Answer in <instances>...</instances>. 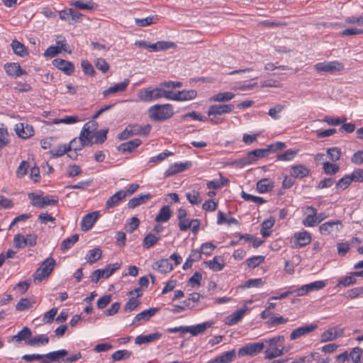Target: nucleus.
Returning a JSON list of instances; mask_svg holds the SVG:
<instances>
[{
	"label": "nucleus",
	"instance_id": "f257e3e1",
	"mask_svg": "<svg viewBox=\"0 0 363 363\" xmlns=\"http://www.w3.org/2000/svg\"><path fill=\"white\" fill-rule=\"evenodd\" d=\"M150 118L155 121H164L174 116V108L169 104H156L148 109Z\"/></svg>",
	"mask_w": 363,
	"mask_h": 363
},
{
	"label": "nucleus",
	"instance_id": "f03ea898",
	"mask_svg": "<svg viewBox=\"0 0 363 363\" xmlns=\"http://www.w3.org/2000/svg\"><path fill=\"white\" fill-rule=\"evenodd\" d=\"M150 130L151 126L150 125L141 126L138 124H130L118 135V138L123 140L136 135H147Z\"/></svg>",
	"mask_w": 363,
	"mask_h": 363
},
{
	"label": "nucleus",
	"instance_id": "7ed1b4c3",
	"mask_svg": "<svg viewBox=\"0 0 363 363\" xmlns=\"http://www.w3.org/2000/svg\"><path fill=\"white\" fill-rule=\"evenodd\" d=\"M55 265V260L52 257H48L44 260L33 274L34 282L40 283L43 279L48 277L52 272Z\"/></svg>",
	"mask_w": 363,
	"mask_h": 363
},
{
	"label": "nucleus",
	"instance_id": "20e7f679",
	"mask_svg": "<svg viewBox=\"0 0 363 363\" xmlns=\"http://www.w3.org/2000/svg\"><path fill=\"white\" fill-rule=\"evenodd\" d=\"M315 69L319 73L335 74L344 69V65L337 61L323 62L315 64Z\"/></svg>",
	"mask_w": 363,
	"mask_h": 363
},
{
	"label": "nucleus",
	"instance_id": "39448f33",
	"mask_svg": "<svg viewBox=\"0 0 363 363\" xmlns=\"http://www.w3.org/2000/svg\"><path fill=\"white\" fill-rule=\"evenodd\" d=\"M269 153V149H256L252 150L242 157V159L236 161L235 162L240 166H245L256 162L259 158H263Z\"/></svg>",
	"mask_w": 363,
	"mask_h": 363
},
{
	"label": "nucleus",
	"instance_id": "423d86ee",
	"mask_svg": "<svg viewBox=\"0 0 363 363\" xmlns=\"http://www.w3.org/2000/svg\"><path fill=\"white\" fill-rule=\"evenodd\" d=\"M342 229V224L340 220H330L323 223L319 227L320 233L323 235L337 237Z\"/></svg>",
	"mask_w": 363,
	"mask_h": 363
},
{
	"label": "nucleus",
	"instance_id": "0eeeda50",
	"mask_svg": "<svg viewBox=\"0 0 363 363\" xmlns=\"http://www.w3.org/2000/svg\"><path fill=\"white\" fill-rule=\"evenodd\" d=\"M28 197L31 200L33 206L40 208L47 206L55 205L58 202V198L55 196H40L34 193H30L28 194Z\"/></svg>",
	"mask_w": 363,
	"mask_h": 363
},
{
	"label": "nucleus",
	"instance_id": "6e6552de",
	"mask_svg": "<svg viewBox=\"0 0 363 363\" xmlns=\"http://www.w3.org/2000/svg\"><path fill=\"white\" fill-rule=\"evenodd\" d=\"M264 347V342H250L240 347L238 350V354L239 357H254L259 354Z\"/></svg>",
	"mask_w": 363,
	"mask_h": 363
},
{
	"label": "nucleus",
	"instance_id": "1a4fd4ad",
	"mask_svg": "<svg viewBox=\"0 0 363 363\" xmlns=\"http://www.w3.org/2000/svg\"><path fill=\"white\" fill-rule=\"evenodd\" d=\"M235 108L233 104H215L210 106L208 110V116L211 117V115H222L231 113Z\"/></svg>",
	"mask_w": 363,
	"mask_h": 363
},
{
	"label": "nucleus",
	"instance_id": "9d476101",
	"mask_svg": "<svg viewBox=\"0 0 363 363\" xmlns=\"http://www.w3.org/2000/svg\"><path fill=\"white\" fill-rule=\"evenodd\" d=\"M294 247L300 248L309 244L311 241V234L306 231L303 230L301 232L295 233L294 235Z\"/></svg>",
	"mask_w": 363,
	"mask_h": 363
},
{
	"label": "nucleus",
	"instance_id": "9b49d317",
	"mask_svg": "<svg viewBox=\"0 0 363 363\" xmlns=\"http://www.w3.org/2000/svg\"><path fill=\"white\" fill-rule=\"evenodd\" d=\"M99 217V211H94L85 215L81 222V229L82 231L90 230Z\"/></svg>",
	"mask_w": 363,
	"mask_h": 363
},
{
	"label": "nucleus",
	"instance_id": "f8f14e48",
	"mask_svg": "<svg viewBox=\"0 0 363 363\" xmlns=\"http://www.w3.org/2000/svg\"><path fill=\"white\" fill-rule=\"evenodd\" d=\"M52 65L67 75H71L74 72V65L71 62L61 58L53 60Z\"/></svg>",
	"mask_w": 363,
	"mask_h": 363
},
{
	"label": "nucleus",
	"instance_id": "ddd939ff",
	"mask_svg": "<svg viewBox=\"0 0 363 363\" xmlns=\"http://www.w3.org/2000/svg\"><path fill=\"white\" fill-rule=\"evenodd\" d=\"M130 80L128 79H125L122 82L114 84L113 86L105 89L104 91H103L102 94L104 98H106L110 95L115 94L119 92H123L127 89Z\"/></svg>",
	"mask_w": 363,
	"mask_h": 363
},
{
	"label": "nucleus",
	"instance_id": "4468645a",
	"mask_svg": "<svg viewBox=\"0 0 363 363\" xmlns=\"http://www.w3.org/2000/svg\"><path fill=\"white\" fill-rule=\"evenodd\" d=\"M191 166V162L174 163L171 165L164 172L166 177H169L177 173L182 172Z\"/></svg>",
	"mask_w": 363,
	"mask_h": 363
},
{
	"label": "nucleus",
	"instance_id": "2eb2a0df",
	"mask_svg": "<svg viewBox=\"0 0 363 363\" xmlns=\"http://www.w3.org/2000/svg\"><path fill=\"white\" fill-rule=\"evenodd\" d=\"M317 327L318 326L315 324L306 325L299 327L291 332L290 335V339L291 340H294L297 338L301 337V336L306 335L313 331L315 329L317 328Z\"/></svg>",
	"mask_w": 363,
	"mask_h": 363
},
{
	"label": "nucleus",
	"instance_id": "dca6fc26",
	"mask_svg": "<svg viewBox=\"0 0 363 363\" xmlns=\"http://www.w3.org/2000/svg\"><path fill=\"white\" fill-rule=\"evenodd\" d=\"M213 324V323L212 321H207L196 325L186 326V333H189L193 336H196L204 333V331L211 328Z\"/></svg>",
	"mask_w": 363,
	"mask_h": 363
},
{
	"label": "nucleus",
	"instance_id": "f3484780",
	"mask_svg": "<svg viewBox=\"0 0 363 363\" xmlns=\"http://www.w3.org/2000/svg\"><path fill=\"white\" fill-rule=\"evenodd\" d=\"M4 69L7 74L11 77H18L26 74V70L23 69L18 63H6Z\"/></svg>",
	"mask_w": 363,
	"mask_h": 363
},
{
	"label": "nucleus",
	"instance_id": "a211bd4d",
	"mask_svg": "<svg viewBox=\"0 0 363 363\" xmlns=\"http://www.w3.org/2000/svg\"><path fill=\"white\" fill-rule=\"evenodd\" d=\"M343 333L342 329L336 328H330L321 335V342H328L335 340L337 337H340Z\"/></svg>",
	"mask_w": 363,
	"mask_h": 363
},
{
	"label": "nucleus",
	"instance_id": "6ab92c4d",
	"mask_svg": "<svg viewBox=\"0 0 363 363\" xmlns=\"http://www.w3.org/2000/svg\"><path fill=\"white\" fill-rule=\"evenodd\" d=\"M17 135L22 138H28L33 135L34 130L33 126L28 124L19 123L16 125Z\"/></svg>",
	"mask_w": 363,
	"mask_h": 363
},
{
	"label": "nucleus",
	"instance_id": "aec40b11",
	"mask_svg": "<svg viewBox=\"0 0 363 363\" xmlns=\"http://www.w3.org/2000/svg\"><path fill=\"white\" fill-rule=\"evenodd\" d=\"M236 357L235 350L228 351L217 357L214 359L208 361L207 363H230L233 362Z\"/></svg>",
	"mask_w": 363,
	"mask_h": 363
},
{
	"label": "nucleus",
	"instance_id": "412c9836",
	"mask_svg": "<svg viewBox=\"0 0 363 363\" xmlns=\"http://www.w3.org/2000/svg\"><path fill=\"white\" fill-rule=\"evenodd\" d=\"M310 170L303 164L294 165L291 168V176L294 178L302 179L309 174Z\"/></svg>",
	"mask_w": 363,
	"mask_h": 363
},
{
	"label": "nucleus",
	"instance_id": "4be33fe9",
	"mask_svg": "<svg viewBox=\"0 0 363 363\" xmlns=\"http://www.w3.org/2000/svg\"><path fill=\"white\" fill-rule=\"evenodd\" d=\"M32 337L31 330L28 327H23L16 335L12 336L9 342L27 341Z\"/></svg>",
	"mask_w": 363,
	"mask_h": 363
},
{
	"label": "nucleus",
	"instance_id": "5701e85b",
	"mask_svg": "<svg viewBox=\"0 0 363 363\" xmlns=\"http://www.w3.org/2000/svg\"><path fill=\"white\" fill-rule=\"evenodd\" d=\"M125 198V194L123 191H117L106 201V208L108 209L117 206Z\"/></svg>",
	"mask_w": 363,
	"mask_h": 363
},
{
	"label": "nucleus",
	"instance_id": "b1692460",
	"mask_svg": "<svg viewBox=\"0 0 363 363\" xmlns=\"http://www.w3.org/2000/svg\"><path fill=\"white\" fill-rule=\"evenodd\" d=\"M161 337L162 334L158 332L145 335H140L136 337L135 342L137 345L145 344L150 342H153L156 340H159Z\"/></svg>",
	"mask_w": 363,
	"mask_h": 363
},
{
	"label": "nucleus",
	"instance_id": "393cba45",
	"mask_svg": "<svg viewBox=\"0 0 363 363\" xmlns=\"http://www.w3.org/2000/svg\"><path fill=\"white\" fill-rule=\"evenodd\" d=\"M138 97L140 101L145 102L156 100L155 99L154 89L151 87L139 90L138 93Z\"/></svg>",
	"mask_w": 363,
	"mask_h": 363
},
{
	"label": "nucleus",
	"instance_id": "a878e982",
	"mask_svg": "<svg viewBox=\"0 0 363 363\" xmlns=\"http://www.w3.org/2000/svg\"><path fill=\"white\" fill-rule=\"evenodd\" d=\"M157 308H155L143 311L142 312L139 313L135 315L132 324H135L136 322H139L141 320H150L157 312Z\"/></svg>",
	"mask_w": 363,
	"mask_h": 363
},
{
	"label": "nucleus",
	"instance_id": "bb28decb",
	"mask_svg": "<svg viewBox=\"0 0 363 363\" xmlns=\"http://www.w3.org/2000/svg\"><path fill=\"white\" fill-rule=\"evenodd\" d=\"M151 198L150 194H142L131 199L128 203V206L130 208H135L148 201Z\"/></svg>",
	"mask_w": 363,
	"mask_h": 363
},
{
	"label": "nucleus",
	"instance_id": "cd10ccee",
	"mask_svg": "<svg viewBox=\"0 0 363 363\" xmlns=\"http://www.w3.org/2000/svg\"><path fill=\"white\" fill-rule=\"evenodd\" d=\"M153 268L162 273H168L173 269L172 264L167 259H162L155 263Z\"/></svg>",
	"mask_w": 363,
	"mask_h": 363
},
{
	"label": "nucleus",
	"instance_id": "c85d7f7f",
	"mask_svg": "<svg viewBox=\"0 0 363 363\" xmlns=\"http://www.w3.org/2000/svg\"><path fill=\"white\" fill-rule=\"evenodd\" d=\"M71 5L76 9L84 11H91L96 8L97 5L92 0H89L86 2L78 0L71 3Z\"/></svg>",
	"mask_w": 363,
	"mask_h": 363
},
{
	"label": "nucleus",
	"instance_id": "c756f323",
	"mask_svg": "<svg viewBox=\"0 0 363 363\" xmlns=\"http://www.w3.org/2000/svg\"><path fill=\"white\" fill-rule=\"evenodd\" d=\"M246 312V309L241 308L226 318L225 323L228 325H233L241 320Z\"/></svg>",
	"mask_w": 363,
	"mask_h": 363
},
{
	"label": "nucleus",
	"instance_id": "7c9ffc66",
	"mask_svg": "<svg viewBox=\"0 0 363 363\" xmlns=\"http://www.w3.org/2000/svg\"><path fill=\"white\" fill-rule=\"evenodd\" d=\"M172 216V212L169 206H164L162 207L155 218V220L158 223L167 222Z\"/></svg>",
	"mask_w": 363,
	"mask_h": 363
},
{
	"label": "nucleus",
	"instance_id": "2f4dec72",
	"mask_svg": "<svg viewBox=\"0 0 363 363\" xmlns=\"http://www.w3.org/2000/svg\"><path fill=\"white\" fill-rule=\"evenodd\" d=\"M11 46L13 52L20 57H25L28 55V52L26 46L17 40H12Z\"/></svg>",
	"mask_w": 363,
	"mask_h": 363
},
{
	"label": "nucleus",
	"instance_id": "473e14b6",
	"mask_svg": "<svg viewBox=\"0 0 363 363\" xmlns=\"http://www.w3.org/2000/svg\"><path fill=\"white\" fill-rule=\"evenodd\" d=\"M274 183L268 179H262L257 183V189L261 194L272 191Z\"/></svg>",
	"mask_w": 363,
	"mask_h": 363
},
{
	"label": "nucleus",
	"instance_id": "72a5a7b5",
	"mask_svg": "<svg viewBox=\"0 0 363 363\" xmlns=\"http://www.w3.org/2000/svg\"><path fill=\"white\" fill-rule=\"evenodd\" d=\"M161 238L160 235L152 233H148L143 239V245L145 248L149 249L155 245Z\"/></svg>",
	"mask_w": 363,
	"mask_h": 363
},
{
	"label": "nucleus",
	"instance_id": "f704fd0d",
	"mask_svg": "<svg viewBox=\"0 0 363 363\" xmlns=\"http://www.w3.org/2000/svg\"><path fill=\"white\" fill-rule=\"evenodd\" d=\"M141 144V140L140 139H134L132 140H129L126 143H122L119 146V150L124 152H132L133 150H135L136 147H138Z\"/></svg>",
	"mask_w": 363,
	"mask_h": 363
},
{
	"label": "nucleus",
	"instance_id": "c9c22d12",
	"mask_svg": "<svg viewBox=\"0 0 363 363\" xmlns=\"http://www.w3.org/2000/svg\"><path fill=\"white\" fill-rule=\"evenodd\" d=\"M235 97V94L230 91L220 92L213 95L211 98V101L216 102H226L232 100Z\"/></svg>",
	"mask_w": 363,
	"mask_h": 363
},
{
	"label": "nucleus",
	"instance_id": "e433bc0d",
	"mask_svg": "<svg viewBox=\"0 0 363 363\" xmlns=\"http://www.w3.org/2000/svg\"><path fill=\"white\" fill-rule=\"evenodd\" d=\"M197 95L195 90H183L177 92L176 101H187L194 99Z\"/></svg>",
	"mask_w": 363,
	"mask_h": 363
},
{
	"label": "nucleus",
	"instance_id": "4c0bfd02",
	"mask_svg": "<svg viewBox=\"0 0 363 363\" xmlns=\"http://www.w3.org/2000/svg\"><path fill=\"white\" fill-rule=\"evenodd\" d=\"M49 342V338L46 335H39L33 337H30L27 341V344L30 346H38L40 345H47Z\"/></svg>",
	"mask_w": 363,
	"mask_h": 363
},
{
	"label": "nucleus",
	"instance_id": "58836bf2",
	"mask_svg": "<svg viewBox=\"0 0 363 363\" xmlns=\"http://www.w3.org/2000/svg\"><path fill=\"white\" fill-rule=\"evenodd\" d=\"M79 138H81L87 145L93 144V133L89 130L88 123L84 125L80 133Z\"/></svg>",
	"mask_w": 363,
	"mask_h": 363
},
{
	"label": "nucleus",
	"instance_id": "ea45409f",
	"mask_svg": "<svg viewBox=\"0 0 363 363\" xmlns=\"http://www.w3.org/2000/svg\"><path fill=\"white\" fill-rule=\"evenodd\" d=\"M101 257V250L99 248H94L88 251L85 259L88 263H94Z\"/></svg>",
	"mask_w": 363,
	"mask_h": 363
},
{
	"label": "nucleus",
	"instance_id": "a19ab883",
	"mask_svg": "<svg viewBox=\"0 0 363 363\" xmlns=\"http://www.w3.org/2000/svg\"><path fill=\"white\" fill-rule=\"evenodd\" d=\"M304 360L308 363L313 361H316L317 363H329L330 359L329 357H320V354L318 352H312L307 356H304Z\"/></svg>",
	"mask_w": 363,
	"mask_h": 363
},
{
	"label": "nucleus",
	"instance_id": "79ce46f5",
	"mask_svg": "<svg viewBox=\"0 0 363 363\" xmlns=\"http://www.w3.org/2000/svg\"><path fill=\"white\" fill-rule=\"evenodd\" d=\"M86 145H87L86 143L84 142L81 138L78 137L71 140L68 145V148L69 151L73 150L77 152L78 150H81Z\"/></svg>",
	"mask_w": 363,
	"mask_h": 363
},
{
	"label": "nucleus",
	"instance_id": "37998d69",
	"mask_svg": "<svg viewBox=\"0 0 363 363\" xmlns=\"http://www.w3.org/2000/svg\"><path fill=\"white\" fill-rule=\"evenodd\" d=\"M274 224V220L272 218H269L263 221L261 225V234L264 238H267L270 235V229L273 227Z\"/></svg>",
	"mask_w": 363,
	"mask_h": 363
},
{
	"label": "nucleus",
	"instance_id": "c03bdc74",
	"mask_svg": "<svg viewBox=\"0 0 363 363\" xmlns=\"http://www.w3.org/2000/svg\"><path fill=\"white\" fill-rule=\"evenodd\" d=\"M158 19L157 16H150L144 18H135V23L138 26L145 27L155 23Z\"/></svg>",
	"mask_w": 363,
	"mask_h": 363
},
{
	"label": "nucleus",
	"instance_id": "a18cd8bd",
	"mask_svg": "<svg viewBox=\"0 0 363 363\" xmlns=\"http://www.w3.org/2000/svg\"><path fill=\"white\" fill-rule=\"evenodd\" d=\"M174 46V43L172 42L157 41V43L152 44V51L157 52L160 50H167Z\"/></svg>",
	"mask_w": 363,
	"mask_h": 363
},
{
	"label": "nucleus",
	"instance_id": "49530a36",
	"mask_svg": "<svg viewBox=\"0 0 363 363\" xmlns=\"http://www.w3.org/2000/svg\"><path fill=\"white\" fill-rule=\"evenodd\" d=\"M68 354L66 350H60L54 351L44 354L45 357L50 359L52 362H58L60 359Z\"/></svg>",
	"mask_w": 363,
	"mask_h": 363
},
{
	"label": "nucleus",
	"instance_id": "de8ad7c7",
	"mask_svg": "<svg viewBox=\"0 0 363 363\" xmlns=\"http://www.w3.org/2000/svg\"><path fill=\"white\" fill-rule=\"evenodd\" d=\"M79 240V235L74 234L72 236L65 239L61 244V250L65 252L69 249Z\"/></svg>",
	"mask_w": 363,
	"mask_h": 363
},
{
	"label": "nucleus",
	"instance_id": "09e8293b",
	"mask_svg": "<svg viewBox=\"0 0 363 363\" xmlns=\"http://www.w3.org/2000/svg\"><path fill=\"white\" fill-rule=\"evenodd\" d=\"M186 197L189 202L192 205H197L202 201L199 192L196 190L187 192L186 194Z\"/></svg>",
	"mask_w": 363,
	"mask_h": 363
},
{
	"label": "nucleus",
	"instance_id": "8fccbe9b",
	"mask_svg": "<svg viewBox=\"0 0 363 363\" xmlns=\"http://www.w3.org/2000/svg\"><path fill=\"white\" fill-rule=\"evenodd\" d=\"M120 267H121V264L118 263V262L107 265L105 269H101L103 277H104V278L109 277L111 274H113V272L116 270L118 269Z\"/></svg>",
	"mask_w": 363,
	"mask_h": 363
},
{
	"label": "nucleus",
	"instance_id": "3c124183",
	"mask_svg": "<svg viewBox=\"0 0 363 363\" xmlns=\"http://www.w3.org/2000/svg\"><path fill=\"white\" fill-rule=\"evenodd\" d=\"M285 108V106L283 104H277L274 107L269 108L268 115L274 120L280 118L279 113Z\"/></svg>",
	"mask_w": 363,
	"mask_h": 363
},
{
	"label": "nucleus",
	"instance_id": "603ef678",
	"mask_svg": "<svg viewBox=\"0 0 363 363\" xmlns=\"http://www.w3.org/2000/svg\"><path fill=\"white\" fill-rule=\"evenodd\" d=\"M298 153V150H288L282 154L277 156V160L281 161H291L292 160Z\"/></svg>",
	"mask_w": 363,
	"mask_h": 363
},
{
	"label": "nucleus",
	"instance_id": "864d4df0",
	"mask_svg": "<svg viewBox=\"0 0 363 363\" xmlns=\"http://www.w3.org/2000/svg\"><path fill=\"white\" fill-rule=\"evenodd\" d=\"M323 169L324 172L327 174H335L339 171V166L329 162H325L323 164Z\"/></svg>",
	"mask_w": 363,
	"mask_h": 363
},
{
	"label": "nucleus",
	"instance_id": "5fc2aeb1",
	"mask_svg": "<svg viewBox=\"0 0 363 363\" xmlns=\"http://www.w3.org/2000/svg\"><path fill=\"white\" fill-rule=\"evenodd\" d=\"M108 130H99L95 133H93V143L95 144H101L106 139Z\"/></svg>",
	"mask_w": 363,
	"mask_h": 363
},
{
	"label": "nucleus",
	"instance_id": "6e6d98bb",
	"mask_svg": "<svg viewBox=\"0 0 363 363\" xmlns=\"http://www.w3.org/2000/svg\"><path fill=\"white\" fill-rule=\"evenodd\" d=\"M356 281H357L356 278L353 274L351 276H347V277L340 278L339 279L338 283L337 284L336 286L337 287H340V286L347 287V286H349L354 284L356 282Z\"/></svg>",
	"mask_w": 363,
	"mask_h": 363
},
{
	"label": "nucleus",
	"instance_id": "4d7b16f0",
	"mask_svg": "<svg viewBox=\"0 0 363 363\" xmlns=\"http://www.w3.org/2000/svg\"><path fill=\"white\" fill-rule=\"evenodd\" d=\"M208 267L214 272H219L222 270L224 267V262H220L218 258L215 257L212 260L206 262Z\"/></svg>",
	"mask_w": 363,
	"mask_h": 363
},
{
	"label": "nucleus",
	"instance_id": "13d9d810",
	"mask_svg": "<svg viewBox=\"0 0 363 363\" xmlns=\"http://www.w3.org/2000/svg\"><path fill=\"white\" fill-rule=\"evenodd\" d=\"M241 196L245 201H252L257 204H262L265 203V200L262 197L253 196L245 191L241 193Z\"/></svg>",
	"mask_w": 363,
	"mask_h": 363
},
{
	"label": "nucleus",
	"instance_id": "bf43d9fd",
	"mask_svg": "<svg viewBox=\"0 0 363 363\" xmlns=\"http://www.w3.org/2000/svg\"><path fill=\"white\" fill-rule=\"evenodd\" d=\"M131 352L127 350H121L116 351L112 354V359L114 361H120L123 359H128L130 357Z\"/></svg>",
	"mask_w": 363,
	"mask_h": 363
},
{
	"label": "nucleus",
	"instance_id": "052dcab7",
	"mask_svg": "<svg viewBox=\"0 0 363 363\" xmlns=\"http://www.w3.org/2000/svg\"><path fill=\"white\" fill-rule=\"evenodd\" d=\"M69 152L68 145H60L57 149H53L50 151V153L55 157H58L64 155L66 152Z\"/></svg>",
	"mask_w": 363,
	"mask_h": 363
},
{
	"label": "nucleus",
	"instance_id": "680f3d73",
	"mask_svg": "<svg viewBox=\"0 0 363 363\" xmlns=\"http://www.w3.org/2000/svg\"><path fill=\"white\" fill-rule=\"evenodd\" d=\"M264 257L258 255V256H254L250 258H248L246 260V263L249 267L255 268L259 264L262 263L264 262Z\"/></svg>",
	"mask_w": 363,
	"mask_h": 363
},
{
	"label": "nucleus",
	"instance_id": "e2e57ef3",
	"mask_svg": "<svg viewBox=\"0 0 363 363\" xmlns=\"http://www.w3.org/2000/svg\"><path fill=\"white\" fill-rule=\"evenodd\" d=\"M79 118L74 116H65L63 118H56L53 120V123L60 124V123H65V124H73L74 123L78 122Z\"/></svg>",
	"mask_w": 363,
	"mask_h": 363
},
{
	"label": "nucleus",
	"instance_id": "0e129e2a",
	"mask_svg": "<svg viewBox=\"0 0 363 363\" xmlns=\"http://www.w3.org/2000/svg\"><path fill=\"white\" fill-rule=\"evenodd\" d=\"M28 167V162L25 160L22 161L16 169V177L18 178L23 177L27 174Z\"/></svg>",
	"mask_w": 363,
	"mask_h": 363
},
{
	"label": "nucleus",
	"instance_id": "69168bd1",
	"mask_svg": "<svg viewBox=\"0 0 363 363\" xmlns=\"http://www.w3.org/2000/svg\"><path fill=\"white\" fill-rule=\"evenodd\" d=\"M265 359H272L283 354V350L278 348L267 349L264 351Z\"/></svg>",
	"mask_w": 363,
	"mask_h": 363
},
{
	"label": "nucleus",
	"instance_id": "338daca9",
	"mask_svg": "<svg viewBox=\"0 0 363 363\" xmlns=\"http://www.w3.org/2000/svg\"><path fill=\"white\" fill-rule=\"evenodd\" d=\"M327 153L333 162H336L340 160L341 152L338 147H330L327 150Z\"/></svg>",
	"mask_w": 363,
	"mask_h": 363
},
{
	"label": "nucleus",
	"instance_id": "774afa93",
	"mask_svg": "<svg viewBox=\"0 0 363 363\" xmlns=\"http://www.w3.org/2000/svg\"><path fill=\"white\" fill-rule=\"evenodd\" d=\"M352 182V180L351 179V177L347 175L338 181V182L336 184V188L337 189H340L344 190L350 186Z\"/></svg>",
	"mask_w": 363,
	"mask_h": 363
}]
</instances>
